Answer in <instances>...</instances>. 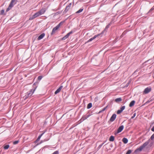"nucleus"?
<instances>
[{"label":"nucleus","mask_w":154,"mask_h":154,"mask_svg":"<svg viewBox=\"0 0 154 154\" xmlns=\"http://www.w3.org/2000/svg\"><path fill=\"white\" fill-rule=\"evenodd\" d=\"M71 3H70L68 6H67L66 7V8L64 11H66V12L67 11H68L70 7L71 6Z\"/></svg>","instance_id":"obj_14"},{"label":"nucleus","mask_w":154,"mask_h":154,"mask_svg":"<svg viewBox=\"0 0 154 154\" xmlns=\"http://www.w3.org/2000/svg\"><path fill=\"white\" fill-rule=\"evenodd\" d=\"M150 140H154V134L152 135L150 138Z\"/></svg>","instance_id":"obj_24"},{"label":"nucleus","mask_w":154,"mask_h":154,"mask_svg":"<svg viewBox=\"0 0 154 154\" xmlns=\"http://www.w3.org/2000/svg\"><path fill=\"white\" fill-rule=\"evenodd\" d=\"M135 102L134 100L131 101L129 104V106L132 107L133 106L135 103Z\"/></svg>","instance_id":"obj_16"},{"label":"nucleus","mask_w":154,"mask_h":154,"mask_svg":"<svg viewBox=\"0 0 154 154\" xmlns=\"http://www.w3.org/2000/svg\"><path fill=\"white\" fill-rule=\"evenodd\" d=\"M45 34L43 33L40 35L37 38L38 40H40L42 39L45 36Z\"/></svg>","instance_id":"obj_13"},{"label":"nucleus","mask_w":154,"mask_h":154,"mask_svg":"<svg viewBox=\"0 0 154 154\" xmlns=\"http://www.w3.org/2000/svg\"><path fill=\"white\" fill-rule=\"evenodd\" d=\"M107 106L104 108L101 111H100L99 113L105 111L107 108Z\"/></svg>","instance_id":"obj_22"},{"label":"nucleus","mask_w":154,"mask_h":154,"mask_svg":"<svg viewBox=\"0 0 154 154\" xmlns=\"http://www.w3.org/2000/svg\"><path fill=\"white\" fill-rule=\"evenodd\" d=\"M42 76H39L38 77V80H41L42 79Z\"/></svg>","instance_id":"obj_30"},{"label":"nucleus","mask_w":154,"mask_h":154,"mask_svg":"<svg viewBox=\"0 0 154 154\" xmlns=\"http://www.w3.org/2000/svg\"><path fill=\"white\" fill-rule=\"evenodd\" d=\"M63 88V86H61L60 88H58L57 90L55 91L54 94H57L58 93H59L60 91L61 90L62 88Z\"/></svg>","instance_id":"obj_11"},{"label":"nucleus","mask_w":154,"mask_h":154,"mask_svg":"<svg viewBox=\"0 0 154 154\" xmlns=\"http://www.w3.org/2000/svg\"><path fill=\"white\" fill-rule=\"evenodd\" d=\"M122 141L125 143H127L128 142V140L125 138H124L122 139Z\"/></svg>","instance_id":"obj_17"},{"label":"nucleus","mask_w":154,"mask_h":154,"mask_svg":"<svg viewBox=\"0 0 154 154\" xmlns=\"http://www.w3.org/2000/svg\"><path fill=\"white\" fill-rule=\"evenodd\" d=\"M41 137H40V136H39L38 137V138H37V139L36 141H38L40 140V139Z\"/></svg>","instance_id":"obj_33"},{"label":"nucleus","mask_w":154,"mask_h":154,"mask_svg":"<svg viewBox=\"0 0 154 154\" xmlns=\"http://www.w3.org/2000/svg\"><path fill=\"white\" fill-rule=\"evenodd\" d=\"M68 37L66 35H65L62 38V40H65L67 38H68Z\"/></svg>","instance_id":"obj_25"},{"label":"nucleus","mask_w":154,"mask_h":154,"mask_svg":"<svg viewBox=\"0 0 154 154\" xmlns=\"http://www.w3.org/2000/svg\"><path fill=\"white\" fill-rule=\"evenodd\" d=\"M73 31H71L69 32L66 35H67V36L69 37V36L72 33Z\"/></svg>","instance_id":"obj_23"},{"label":"nucleus","mask_w":154,"mask_h":154,"mask_svg":"<svg viewBox=\"0 0 154 154\" xmlns=\"http://www.w3.org/2000/svg\"><path fill=\"white\" fill-rule=\"evenodd\" d=\"M122 112V111L121 110L119 109L117 111V114H119L121 113Z\"/></svg>","instance_id":"obj_29"},{"label":"nucleus","mask_w":154,"mask_h":154,"mask_svg":"<svg viewBox=\"0 0 154 154\" xmlns=\"http://www.w3.org/2000/svg\"><path fill=\"white\" fill-rule=\"evenodd\" d=\"M107 27H107V26H106V28H107Z\"/></svg>","instance_id":"obj_40"},{"label":"nucleus","mask_w":154,"mask_h":154,"mask_svg":"<svg viewBox=\"0 0 154 154\" xmlns=\"http://www.w3.org/2000/svg\"><path fill=\"white\" fill-rule=\"evenodd\" d=\"M124 126L123 125H121L120 126L118 129L117 131V133H119L123 129Z\"/></svg>","instance_id":"obj_12"},{"label":"nucleus","mask_w":154,"mask_h":154,"mask_svg":"<svg viewBox=\"0 0 154 154\" xmlns=\"http://www.w3.org/2000/svg\"><path fill=\"white\" fill-rule=\"evenodd\" d=\"M3 147L5 150H7L10 147V145L9 144L5 143L3 145Z\"/></svg>","instance_id":"obj_10"},{"label":"nucleus","mask_w":154,"mask_h":154,"mask_svg":"<svg viewBox=\"0 0 154 154\" xmlns=\"http://www.w3.org/2000/svg\"><path fill=\"white\" fill-rule=\"evenodd\" d=\"M136 115V113H134V114L131 117V118L133 119L135 116Z\"/></svg>","instance_id":"obj_32"},{"label":"nucleus","mask_w":154,"mask_h":154,"mask_svg":"<svg viewBox=\"0 0 154 154\" xmlns=\"http://www.w3.org/2000/svg\"><path fill=\"white\" fill-rule=\"evenodd\" d=\"M89 115H88L87 116V117L85 116H84L80 120L81 121H82L84 120H85L87 118H88L89 117Z\"/></svg>","instance_id":"obj_15"},{"label":"nucleus","mask_w":154,"mask_h":154,"mask_svg":"<svg viewBox=\"0 0 154 154\" xmlns=\"http://www.w3.org/2000/svg\"><path fill=\"white\" fill-rule=\"evenodd\" d=\"M114 140V137L112 136H111L109 138V140L111 141H113Z\"/></svg>","instance_id":"obj_19"},{"label":"nucleus","mask_w":154,"mask_h":154,"mask_svg":"<svg viewBox=\"0 0 154 154\" xmlns=\"http://www.w3.org/2000/svg\"><path fill=\"white\" fill-rule=\"evenodd\" d=\"M125 106H123L121 108L120 110H121L122 111L125 109Z\"/></svg>","instance_id":"obj_26"},{"label":"nucleus","mask_w":154,"mask_h":154,"mask_svg":"<svg viewBox=\"0 0 154 154\" xmlns=\"http://www.w3.org/2000/svg\"><path fill=\"white\" fill-rule=\"evenodd\" d=\"M153 9H154V6L152 7V8H151L150 9V11H151Z\"/></svg>","instance_id":"obj_34"},{"label":"nucleus","mask_w":154,"mask_h":154,"mask_svg":"<svg viewBox=\"0 0 154 154\" xmlns=\"http://www.w3.org/2000/svg\"><path fill=\"white\" fill-rule=\"evenodd\" d=\"M151 130L153 131H154V126H153V127L151 129Z\"/></svg>","instance_id":"obj_36"},{"label":"nucleus","mask_w":154,"mask_h":154,"mask_svg":"<svg viewBox=\"0 0 154 154\" xmlns=\"http://www.w3.org/2000/svg\"><path fill=\"white\" fill-rule=\"evenodd\" d=\"M63 23L61 22L56 27L54 28L52 31L51 34H53L55 33L56 31L59 28L61 25Z\"/></svg>","instance_id":"obj_4"},{"label":"nucleus","mask_w":154,"mask_h":154,"mask_svg":"<svg viewBox=\"0 0 154 154\" xmlns=\"http://www.w3.org/2000/svg\"><path fill=\"white\" fill-rule=\"evenodd\" d=\"M129 84V83L128 82L127 84V85H126V87H127L128 86V85Z\"/></svg>","instance_id":"obj_38"},{"label":"nucleus","mask_w":154,"mask_h":154,"mask_svg":"<svg viewBox=\"0 0 154 154\" xmlns=\"http://www.w3.org/2000/svg\"><path fill=\"white\" fill-rule=\"evenodd\" d=\"M52 154H59L58 151H56L54 152Z\"/></svg>","instance_id":"obj_31"},{"label":"nucleus","mask_w":154,"mask_h":154,"mask_svg":"<svg viewBox=\"0 0 154 154\" xmlns=\"http://www.w3.org/2000/svg\"><path fill=\"white\" fill-rule=\"evenodd\" d=\"M132 152V151L131 150H128L126 152V154H130Z\"/></svg>","instance_id":"obj_27"},{"label":"nucleus","mask_w":154,"mask_h":154,"mask_svg":"<svg viewBox=\"0 0 154 154\" xmlns=\"http://www.w3.org/2000/svg\"><path fill=\"white\" fill-rule=\"evenodd\" d=\"M44 134V133L42 134H41L40 135H39L40 136V137H42V136Z\"/></svg>","instance_id":"obj_37"},{"label":"nucleus","mask_w":154,"mask_h":154,"mask_svg":"<svg viewBox=\"0 0 154 154\" xmlns=\"http://www.w3.org/2000/svg\"><path fill=\"white\" fill-rule=\"evenodd\" d=\"M46 11V9L43 8L37 13H35L32 17L29 18V20H32L43 14Z\"/></svg>","instance_id":"obj_2"},{"label":"nucleus","mask_w":154,"mask_h":154,"mask_svg":"<svg viewBox=\"0 0 154 154\" xmlns=\"http://www.w3.org/2000/svg\"><path fill=\"white\" fill-rule=\"evenodd\" d=\"M149 146L151 147L153 145V142L151 141L150 139H149L148 141L144 143L143 145L140 146L138 149L136 150V151H141L148 144Z\"/></svg>","instance_id":"obj_1"},{"label":"nucleus","mask_w":154,"mask_h":154,"mask_svg":"<svg viewBox=\"0 0 154 154\" xmlns=\"http://www.w3.org/2000/svg\"><path fill=\"white\" fill-rule=\"evenodd\" d=\"M10 10V4L8 5V7L7 8L6 11L5 12V10L4 9L1 10L0 11V15H5L7 12H8Z\"/></svg>","instance_id":"obj_3"},{"label":"nucleus","mask_w":154,"mask_h":154,"mask_svg":"<svg viewBox=\"0 0 154 154\" xmlns=\"http://www.w3.org/2000/svg\"><path fill=\"white\" fill-rule=\"evenodd\" d=\"M116 115L115 114H113L110 119V121L111 122H113L116 119Z\"/></svg>","instance_id":"obj_8"},{"label":"nucleus","mask_w":154,"mask_h":154,"mask_svg":"<svg viewBox=\"0 0 154 154\" xmlns=\"http://www.w3.org/2000/svg\"><path fill=\"white\" fill-rule=\"evenodd\" d=\"M18 142H19V141L18 140H17V141H14L13 142V143L14 144H17V143H18Z\"/></svg>","instance_id":"obj_28"},{"label":"nucleus","mask_w":154,"mask_h":154,"mask_svg":"<svg viewBox=\"0 0 154 154\" xmlns=\"http://www.w3.org/2000/svg\"><path fill=\"white\" fill-rule=\"evenodd\" d=\"M83 9L82 8L80 9L79 11L76 12V13L78 14L81 13L83 11Z\"/></svg>","instance_id":"obj_21"},{"label":"nucleus","mask_w":154,"mask_h":154,"mask_svg":"<svg viewBox=\"0 0 154 154\" xmlns=\"http://www.w3.org/2000/svg\"><path fill=\"white\" fill-rule=\"evenodd\" d=\"M92 106V104L91 103H89L88 106H87V108L88 109H90V108Z\"/></svg>","instance_id":"obj_20"},{"label":"nucleus","mask_w":154,"mask_h":154,"mask_svg":"<svg viewBox=\"0 0 154 154\" xmlns=\"http://www.w3.org/2000/svg\"><path fill=\"white\" fill-rule=\"evenodd\" d=\"M8 110H10V107H9V108H8Z\"/></svg>","instance_id":"obj_39"},{"label":"nucleus","mask_w":154,"mask_h":154,"mask_svg":"<svg viewBox=\"0 0 154 154\" xmlns=\"http://www.w3.org/2000/svg\"><path fill=\"white\" fill-rule=\"evenodd\" d=\"M35 90V89H31L29 92L27 93V95L25 96V99H26L29 97L31 96Z\"/></svg>","instance_id":"obj_5"},{"label":"nucleus","mask_w":154,"mask_h":154,"mask_svg":"<svg viewBox=\"0 0 154 154\" xmlns=\"http://www.w3.org/2000/svg\"><path fill=\"white\" fill-rule=\"evenodd\" d=\"M105 30H104L102 32L100 33V34H98L97 35H94V37H93V38H91L88 41V42H91V41H92V40H94V39L95 38H97V37L98 36H100V35L103 34L104 33V31H105Z\"/></svg>","instance_id":"obj_6"},{"label":"nucleus","mask_w":154,"mask_h":154,"mask_svg":"<svg viewBox=\"0 0 154 154\" xmlns=\"http://www.w3.org/2000/svg\"><path fill=\"white\" fill-rule=\"evenodd\" d=\"M151 91V88L150 87L146 88L143 91V94H147L149 92Z\"/></svg>","instance_id":"obj_7"},{"label":"nucleus","mask_w":154,"mask_h":154,"mask_svg":"<svg viewBox=\"0 0 154 154\" xmlns=\"http://www.w3.org/2000/svg\"><path fill=\"white\" fill-rule=\"evenodd\" d=\"M17 0H11L10 3V8L12 7L16 3Z\"/></svg>","instance_id":"obj_9"},{"label":"nucleus","mask_w":154,"mask_h":154,"mask_svg":"<svg viewBox=\"0 0 154 154\" xmlns=\"http://www.w3.org/2000/svg\"><path fill=\"white\" fill-rule=\"evenodd\" d=\"M121 101H122V99L121 98H116L115 100V101L116 102H120Z\"/></svg>","instance_id":"obj_18"},{"label":"nucleus","mask_w":154,"mask_h":154,"mask_svg":"<svg viewBox=\"0 0 154 154\" xmlns=\"http://www.w3.org/2000/svg\"><path fill=\"white\" fill-rule=\"evenodd\" d=\"M153 9H154V6L152 7V8H151L150 9V11H151Z\"/></svg>","instance_id":"obj_35"}]
</instances>
